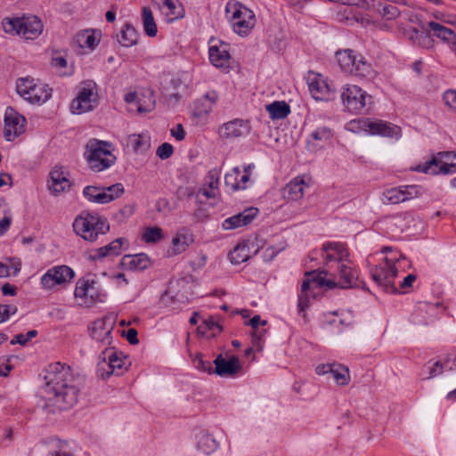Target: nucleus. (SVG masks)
I'll return each instance as SVG.
<instances>
[{"instance_id":"15","label":"nucleus","mask_w":456,"mask_h":456,"mask_svg":"<svg viewBox=\"0 0 456 456\" xmlns=\"http://www.w3.org/2000/svg\"><path fill=\"white\" fill-rule=\"evenodd\" d=\"M419 196V188L415 185L395 187L384 192L385 200L390 204H398Z\"/></svg>"},{"instance_id":"20","label":"nucleus","mask_w":456,"mask_h":456,"mask_svg":"<svg viewBox=\"0 0 456 456\" xmlns=\"http://www.w3.org/2000/svg\"><path fill=\"white\" fill-rule=\"evenodd\" d=\"M322 257L326 264L343 262L347 259L348 252L345 246L338 242H327L322 245Z\"/></svg>"},{"instance_id":"61","label":"nucleus","mask_w":456,"mask_h":456,"mask_svg":"<svg viewBox=\"0 0 456 456\" xmlns=\"http://www.w3.org/2000/svg\"><path fill=\"white\" fill-rule=\"evenodd\" d=\"M443 98L447 106L456 110V90H447Z\"/></svg>"},{"instance_id":"17","label":"nucleus","mask_w":456,"mask_h":456,"mask_svg":"<svg viewBox=\"0 0 456 456\" xmlns=\"http://www.w3.org/2000/svg\"><path fill=\"white\" fill-rule=\"evenodd\" d=\"M249 131V122L240 118L224 123L219 129L220 135L227 139L247 135Z\"/></svg>"},{"instance_id":"58","label":"nucleus","mask_w":456,"mask_h":456,"mask_svg":"<svg viewBox=\"0 0 456 456\" xmlns=\"http://www.w3.org/2000/svg\"><path fill=\"white\" fill-rule=\"evenodd\" d=\"M205 99H206V101L208 102V103L207 106H204V110H199V109L197 110V115L198 116L202 115L203 113L207 114V113H208L211 110L212 105L217 100V95H216V94L215 92L208 93L205 95Z\"/></svg>"},{"instance_id":"30","label":"nucleus","mask_w":456,"mask_h":456,"mask_svg":"<svg viewBox=\"0 0 456 456\" xmlns=\"http://www.w3.org/2000/svg\"><path fill=\"white\" fill-rule=\"evenodd\" d=\"M125 241L124 239L118 238L114 240L110 244L99 248L96 250V254L92 256L94 260H99L108 256H118L120 254L121 247L123 242Z\"/></svg>"},{"instance_id":"7","label":"nucleus","mask_w":456,"mask_h":456,"mask_svg":"<svg viewBox=\"0 0 456 456\" xmlns=\"http://www.w3.org/2000/svg\"><path fill=\"white\" fill-rule=\"evenodd\" d=\"M97 102L96 84L88 80L82 83V86L75 99L71 102L70 111L73 114H82L91 111Z\"/></svg>"},{"instance_id":"37","label":"nucleus","mask_w":456,"mask_h":456,"mask_svg":"<svg viewBox=\"0 0 456 456\" xmlns=\"http://www.w3.org/2000/svg\"><path fill=\"white\" fill-rule=\"evenodd\" d=\"M309 90L315 99H324L330 92L329 86L321 77H314L309 82Z\"/></svg>"},{"instance_id":"49","label":"nucleus","mask_w":456,"mask_h":456,"mask_svg":"<svg viewBox=\"0 0 456 456\" xmlns=\"http://www.w3.org/2000/svg\"><path fill=\"white\" fill-rule=\"evenodd\" d=\"M310 136L314 141L326 142L333 136V133L329 126H322L314 130Z\"/></svg>"},{"instance_id":"32","label":"nucleus","mask_w":456,"mask_h":456,"mask_svg":"<svg viewBox=\"0 0 456 456\" xmlns=\"http://www.w3.org/2000/svg\"><path fill=\"white\" fill-rule=\"evenodd\" d=\"M438 156L441 174H451L456 172V151L439 152Z\"/></svg>"},{"instance_id":"47","label":"nucleus","mask_w":456,"mask_h":456,"mask_svg":"<svg viewBox=\"0 0 456 456\" xmlns=\"http://www.w3.org/2000/svg\"><path fill=\"white\" fill-rule=\"evenodd\" d=\"M240 175V170L238 167H233L232 171L225 175L224 183L226 186L231 187L232 191H238L240 189V183L239 182V176Z\"/></svg>"},{"instance_id":"59","label":"nucleus","mask_w":456,"mask_h":456,"mask_svg":"<svg viewBox=\"0 0 456 456\" xmlns=\"http://www.w3.org/2000/svg\"><path fill=\"white\" fill-rule=\"evenodd\" d=\"M207 183L208 184L209 189L216 190L218 187L219 183V172L216 169H212L208 171L207 175Z\"/></svg>"},{"instance_id":"64","label":"nucleus","mask_w":456,"mask_h":456,"mask_svg":"<svg viewBox=\"0 0 456 456\" xmlns=\"http://www.w3.org/2000/svg\"><path fill=\"white\" fill-rule=\"evenodd\" d=\"M12 357L0 358V376L6 377L12 370V365L9 362Z\"/></svg>"},{"instance_id":"52","label":"nucleus","mask_w":456,"mask_h":456,"mask_svg":"<svg viewBox=\"0 0 456 456\" xmlns=\"http://www.w3.org/2000/svg\"><path fill=\"white\" fill-rule=\"evenodd\" d=\"M102 361L98 363L97 374L102 379H108L110 375L116 371L112 366L108 362L106 357L102 356Z\"/></svg>"},{"instance_id":"53","label":"nucleus","mask_w":456,"mask_h":456,"mask_svg":"<svg viewBox=\"0 0 456 456\" xmlns=\"http://www.w3.org/2000/svg\"><path fill=\"white\" fill-rule=\"evenodd\" d=\"M37 335V331L36 330L28 331L26 335L22 333L17 334L11 340V344H20V346H25L31 338H35Z\"/></svg>"},{"instance_id":"23","label":"nucleus","mask_w":456,"mask_h":456,"mask_svg":"<svg viewBox=\"0 0 456 456\" xmlns=\"http://www.w3.org/2000/svg\"><path fill=\"white\" fill-rule=\"evenodd\" d=\"M151 261L149 256L144 254H136L134 256L126 255L121 260V265L126 269L133 271H142L150 266Z\"/></svg>"},{"instance_id":"19","label":"nucleus","mask_w":456,"mask_h":456,"mask_svg":"<svg viewBox=\"0 0 456 456\" xmlns=\"http://www.w3.org/2000/svg\"><path fill=\"white\" fill-rule=\"evenodd\" d=\"M69 187L70 182L67 178L63 167H55L50 172L48 189L52 191V193L58 195L59 193L69 190Z\"/></svg>"},{"instance_id":"46","label":"nucleus","mask_w":456,"mask_h":456,"mask_svg":"<svg viewBox=\"0 0 456 456\" xmlns=\"http://www.w3.org/2000/svg\"><path fill=\"white\" fill-rule=\"evenodd\" d=\"M244 8L240 3H227L225 11L227 14H231L229 19L232 25L244 15Z\"/></svg>"},{"instance_id":"4","label":"nucleus","mask_w":456,"mask_h":456,"mask_svg":"<svg viewBox=\"0 0 456 456\" xmlns=\"http://www.w3.org/2000/svg\"><path fill=\"white\" fill-rule=\"evenodd\" d=\"M346 128L353 133L361 131L370 134H377L391 138H398L401 135V127L383 120H371L370 118H358L351 120Z\"/></svg>"},{"instance_id":"43","label":"nucleus","mask_w":456,"mask_h":456,"mask_svg":"<svg viewBox=\"0 0 456 456\" xmlns=\"http://www.w3.org/2000/svg\"><path fill=\"white\" fill-rule=\"evenodd\" d=\"M375 6L379 13L387 20H394L400 15L399 9L395 5L379 2Z\"/></svg>"},{"instance_id":"12","label":"nucleus","mask_w":456,"mask_h":456,"mask_svg":"<svg viewBox=\"0 0 456 456\" xmlns=\"http://www.w3.org/2000/svg\"><path fill=\"white\" fill-rule=\"evenodd\" d=\"M26 119L13 108L8 107L4 114V135L6 141H12L24 131Z\"/></svg>"},{"instance_id":"63","label":"nucleus","mask_w":456,"mask_h":456,"mask_svg":"<svg viewBox=\"0 0 456 456\" xmlns=\"http://www.w3.org/2000/svg\"><path fill=\"white\" fill-rule=\"evenodd\" d=\"M313 281H314V283L317 284V287H322V286H326L330 289H333V288H336L338 287V283L332 280H329V279H326L324 277H322L320 275H317V276H314L313 277Z\"/></svg>"},{"instance_id":"1","label":"nucleus","mask_w":456,"mask_h":456,"mask_svg":"<svg viewBox=\"0 0 456 456\" xmlns=\"http://www.w3.org/2000/svg\"><path fill=\"white\" fill-rule=\"evenodd\" d=\"M44 379L42 408L47 413L66 411L77 403L80 388L69 366L61 362L50 364Z\"/></svg>"},{"instance_id":"34","label":"nucleus","mask_w":456,"mask_h":456,"mask_svg":"<svg viewBox=\"0 0 456 456\" xmlns=\"http://www.w3.org/2000/svg\"><path fill=\"white\" fill-rule=\"evenodd\" d=\"M428 28L434 31V35L440 38L441 40L452 43L456 40L455 33L452 29L444 27V25L437 23L436 21H429L428 23Z\"/></svg>"},{"instance_id":"9","label":"nucleus","mask_w":456,"mask_h":456,"mask_svg":"<svg viewBox=\"0 0 456 456\" xmlns=\"http://www.w3.org/2000/svg\"><path fill=\"white\" fill-rule=\"evenodd\" d=\"M341 99L346 108L352 113H361L371 99L365 91L354 85L343 87Z\"/></svg>"},{"instance_id":"8","label":"nucleus","mask_w":456,"mask_h":456,"mask_svg":"<svg viewBox=\"0 0 456 456\" xmlns=\"http://www.w3.org/2000/svg\"><path fill=\"white\" fill-rule=\"evenodd\" d=\"M75 272L68 265L53 266L41 277L40 284L44 289H53L57 286H65L72 281Z\"/></svg>"},{"instance_id":"16","label":"nucleus","mask_w":456,"mask_h":456,"mask_svg":"<svg viewBox=\"0 0 456 456\" xmlns=\"http://www.w3.org/2000/svg\"><path fill=\"white\" fill-rule=\"evenodd\" d=\"M113 322L110 319H100L92 323L90 327L91 337L103 346H110L112 342Z\"/></svg>"},{"instance_id":"40","label":"nucleus","mask_w":456,"mask_h":456,"mask_svg":"<svg viewBox=\"0 0 456 456\" xmlns=\"http://www.w3.org/2000/svg\"><path fill=\"white\" fill-rule=\"evenodd\" d=\"M102 356L106 357V360L108 359V362L112 366L115 371L122 369L124 360L120 357V354L114 350V347H106L99 355V359H102Z\"/></svg>"},{"instance_id":"41","label":"nucleus","mask_w":456,"mask_h":456,"mask_svg":"<svg viewBox=\"0 0 456 456\" xmlns=\"http://www.w3.org/2000/svg\"><path fill=\"white\" fill-rule=\"evenodd\" d=\"M128 145L135 152H144L150 148V139L142 134H131L128 137Z\"/></svg>"},{"instance_id":"29","label":"nucleus","mask_w":456,"mask_h":456,"mask_svg":"<svg viewBox=\"0 0 456 456\" xmlns=\"http://www.w3.org/2000/svg\"><path fill=\"white\" fill-rule=\"evenodd\" d=\"M117 37L118 43L124 47H131L138 42L137 31L130 24H126Z\"/></svg>"},{"instance_id":"21","label":"nucleus","mask_w":456,"mask_h":456,"mask_svg":"<svg viewBox=\"0 0 456 456\" xmlns=\"http://www.w3.org/2000/svg\"><path fill=\"white\" fill-rule=\"evenodd\" d=\"M308 187L302 177H296L282 190V196L288 201H297L303 198L305 188Z\"/></svg>"},{"instance_id":"51","label":"nucleus","mask_w":456,"mask_h":456,"mask_svg":"<svg viewBox=\"0 0 456 456\" xmlns=\"http://www.w3.org/2000/svg\"><path fill=\"white\" fill-rule=\"evenodd\" d=\"M193 364L195 368L203 372H207L208 374H214L215 368L212 367V364L209 361H205L203 359V355L201 354H198L193 360Z\"/></svg>"},{"instance_id":"27","label":"nucleus","mask_w":456,"mask_h":456,"mask_svg":"<svg viewBox=\"0 0 456 456\" xmlns=\"http://www.w3.org/2000/svg\"><path fill=\"white\" fill-rule=\"evenodd\" d=\"M336 57L340 68L347 73H351L354 70V64L358 59L354 52L350 49L338 51Z\"/></svg>"},{"instance_id":"11","label":"nucleus","mask_w":456,"mask_h":456,"mask_svg":"<svg viewBox=\"0 0 456 456\" xmlns=\"http://www.w3.org/2000/svg\"><path fill=\"white\" fill-rule=\"evenodd\" d=\"M397 272L396 268L377 265L370 269V276L385 292L395 294L398 291L394 284V278L397 275Z\"/></svg>"},{"instance_id":"44","label":"nucleus","mask_w":456,"mask_h":456,"mask_svg":"<svg viewBox=\"0 0 456 456\" xmlns=\"http://www.w3.org/2000/svg\"><path fill=\"white\" fill-rule=\"evenodd\" d=\"M311 282H314L313 281V279L312 280L307 279V280H305L301 285V292H300V295L298 296V303H297L299 312H304L308 306V304H309L308 290L310 289Z\"/></svg>"},{"instance_id":"5","label":"nucleus","mask_w":456,"mask_h":456,"mask_svg":"<svg viewBox=\"0 0 456 456\" xmlns=\"http://www.w3.org/2000/svg\"><path fill=\"white\" fill-rule=\"evenodd\" d=\"M17 93L30 103L42 104L52 96V89L45 84L36 83L33 78L20 77L16 84Z\"/></svg>"},{"instance_id":"25","label":"nucleus","mask_w":456,"mask_h":456,"mask_svg":"<svg viewBox=\"0 0 456 456\" xmlns=\"http://www.w3.org/2000/svg\"><path fill=\"white\" fill-rule=\"evenodd\" d=\"M197 448L205 454L214 452L218 446L216 439L206 431H200L196 436Z\"/></svg>"},{"instance_id":"48","label":"nucleus","mask_w":456,"mask_h":456,"mask_svg":"<svg viewBox=\"0 0 456 456\" xmlns=\"http://www.w3.org/2000/svg\"><path fill=\"white\" fill-rule=\"evenodd\" d=\"M53 449L50 452L51 456H73L66 442L56 439L53 442Z\"/></svg>"},{"instance_id":"22","label":"nucleus","mask_w":456,"mask_h":456,"mask_svg":"<svg viewBox=\"0 0 456 456\" xmlns=\"http://www.w3.org/2000/svg\"><path fill=\"white\" fill-rule=\"evenodd\" d=\"M208 53L209 60L214 66L217 68L228 67L230 53L226 44L221 42L219 45H211Z\"/></svg>"},{"instance_id":"60","label":"nucleus","mask_w":456,"mask_h":456,"mask_svg":"<svg viewBox=\"0 0 456 456\" xmlns=\"http://www.w3.org/2000/svg\"><path fill=\"white\" fill-rule=\"evenodd\" d=\"M20 270V265L19 264L17 266H8L0 262V277H8L11 273L16 275Z\"/></svg>"},{"instance_id":"2","label":"nucleus","mask_w":456,"mask_h":456,"mask_svg":"<svg viewBox=\"0 0 456 456\" xmlns=\"http://www.w3.org/2000/svg\"><path fill=\"white\" fill-rule=\"evenodd\" d=\"M74 232L88 241H94L99 234H105L110 230L106 219L97 214L83 212L73 223Z\"/></svg>"},{"instance_id":"10","label":"nucleus","mask_w":456,"mask_h":456,"mask_svg":"<svg viewBox=\"0 0 456 456\" xmlns=\"http://www.w3.org/2000/svg\"><path fill=\"white\" fill-rule=\"evenodd\" d=\"M96 282L94 280L85 278L78 279L76 284L74 296L80 306L89 307L100 299V294L94 288Z\"/></svg>"},{"instance_id":"55","label":"nucleus","mask_w":456,"mask_h":456,"mask_svg":"<svg viewBox=\"0 0 456 456\" xmlns=\"http://www.w3.org/2000/svg\"><path fill=\"white\" fill-rule=\"evenodd\" d=\"M174 153V148L173 146L168 142H164L161 145H159L156 151V155L160 159H169Z\"/></svg>"},{"instance_id":"31","label":"nucleus","mask_w":456,"mask_h":456,"mask_svg":"<svg viewBox=\"0 0 456 456\" xmlns=\"http://www.w3.org/2000/svg\"><path fill=\"white\" fill-rule=\"evenodd\" d=\"M272 119H283L290 113L289 105L283 101H275L265 106Z\"/></svg>"},{"instance_id":"62","label":"nucleus","mask_w":456,"mask_h":456,"mask_svg":"<svg viewBox=\"0 0 456 456\" xmlns=\"http://www.w3.org/2000/svg\"><path fill=\"white\" fill-rule=\"evenodd\" d=\"M428 376L427 379H432L443 373L444 366L440 362H436L432 366H427Z\"/></svg>"},{"instance_id":"57","label":"nucleus","mask_w":456,"mask_h":456,"mask_svg":"<svg viewBox=\"0 0 456 456\" xmlns=\"http://www.w3.org/2000/svg\"><path fill=\"white\" fill-rule=\"evenodd\" d=\"M17 312L15 305H0V323L7 321L11 314H14Z\"/></svg>"},{"instance_id":"56","label":"nucleus","mask_w":456,"mask_h":456,"mask_svg":"<svg viewBox=\"0 0 456 456\" xmlns=\"http://www.w3.org/2000/svg\"><path fill=\"white\" fill-rule=\"evenodd\" d=\"M103 191L107 195L113 197L114 200L124 193V187L121 183H118L108 187H103Z\"/></svg>"},{"instance_id":"33","label":"nucleus","mask_w":456,"mask_h":456,"mask_svg":"<svg viewBox=\"0 0 456 456\" xmlns=\"http://www.w3.org/2000/svg\"><path fill=\"white\" fill-rule=\"evenodd\" d=\"M350 74L367 79H372L376 76V72L372 69L371 64L367 62L362 56L357 59L354 70L351 71Z\"/></svg>"},{"instance_id":"35","label":"nucleus","mask_w":456,"mask_h":456,"mask_svg":"<svg viewBox=\"0 0 456 456\" xmlns=\"http://www.w3.org/2000/svg\"><path fill=\"white\" fill-rule=\"evenodd\" d=\"M339 277L342 280L341 284L339 285L342 289H349L354 286H356V277L351 266L341 263L338 266Z\"/></svg>"},{"instance_id":"26","label":"nucleus","mask_w":456,"mask_h":456,"mask_svg":"<svg viewBox=\"0 0 456 456\" xmlns=\"http://www.w3.org/2000/svg\"><path fill=\"white\" fill-rule=\"evenodd\" d=\"M84 196L91 202L105 204L113 200V197L107 195L103 188L86 186L83 191Z\"/></svg>"},{"instance_id":"39","label":"nucleus","mask_w":456,"mask_h":456,"mask_svg":"<svg viewBox=\"0 0 456 456\" xmlns=\"http://www.w3.org/2000/svg\"><path fill=\"white\" fill-rule=\"evenodd\" d=\"M192 241L193 239L191 234L177 233L176 236L172 240L173 253L175 255L181 254L182 252L185 251V249L191 243H192Z\"/></svg>"},{"instance_id":"36","label":"nucleus","mask_w":456,"mask_h":456,"mask_svg":"<svg viewBox=\"0 0 456 456\" xmlns=\"http://www.w3.org/2000/svg\"><path fill=\"white\" fill-rule=\"evenodd\" d=\"M232 264L240 265L249 258V247L246 242L238 243L229 253Z\"/></svg>"},{"instance_id":"38","label":"nucleus","mask_w":456,"mask_h":456,"mask_svg":"<svg viewBox=\"0 0 456 456\" xmlns=\"http://www.w3.org/2000/svg\"><path fill=\"white\" fill-rule=\"evenodd\" d=\"M143 28L147 36L152 37L157 35V25L150 7H143L142 10Z\"/></svg>"},{"instance_id":"45","label":"nucleus","mask_w":456,"mask_h":456,"mask_svg":"<svg viewBox=\"0 0 456 456\" xmlns=\"http://www.w3.org/2000/svg\"><path fill=\"white\" fill-rule=\"evenodd\" d=\"M142 238L146 243H156L163 239L162 229L158 226L147 227Z\"/></svg>"},{"instance_id":"3","label":"nucleus","mask_w":456,"mask_h":456,"mask_svg":"<svg viewBox=\"0 0 456 456\" xmlns=\"http://www.w3.org/2000/svg\"><path fill=\"white\" fill-rule=\"evenodd\" d=\"M109 146L107 142L94 138L87 142L85 156L92 170L101 172L115 163L116 158L108 149Z\"/></svg>"},{"instance_id":"6","label":"nucleus","mask_w":456,"mask_h":456,"mask_svg":"<svg viewBox=\"0 0 456 456\" xmlns=\"http://www.w3.org/2000/svg\"><path fill=\"white\" fill-rule=\"evenodd\" d=\"M5 31H15L27 39H34L43 31L42 21L37 16L9 19L4 23Z\"/></svg>"},{"instance_id":"50","label":"nucleus","mask_w":456,"mask_h":456,"mask_svg":"<svg viewBox=\"0 0 456 456\" xmlns=\"http://www.w3.org/2000/svg\"><path fill=\"white\" fill-rule=\"evenodd\" d=\"M125 101L127 103L135 102L137 105V111L140 113L150 112L153 109V102L149 104L148 106H144L141 103V100L138 99L137 94L135 92L128 93L125 95Z\"/></svg>"},{"instance_id":"14","label":"nucleus","mask_w":456,"mask_h":456,"mask_svg":"<svg viewBox=\"0 0 456 456\" xmlns=\"http://www.w3.org/2000/svg\"><path fill=\"white\" fill-rule=\"evenodd\" d=\"M315 371L318 375L330 374L339 386L347 385L350 381L349 369L340 363L333 362L319 364L316 367Z\"/></svg>"},{"instance_id":"18","label":"nucleus","mask_w":456,"mask_h":456,"mask_svg":"<svg viewBox=\"0 0 456 456\" xmlns=\"http://www.w3.org/2000/svg\"><path fill=\"white\" fill-rule=\"evenodd\" d=\"M258 209L256 208H248L244 211L226 218L223 222V228L224 230H233L250 224L253 219L257 216Z\"/></svg>"},{"instance_id":"42","label":"nucleus","mask_w":456,"mask_h":456,"mask_svg":"<svg viewBox=\"0 0 456 456\" xmlns=\"http://www.w3.org/2000/svg\"><path fill=\"white\" fill-rule=\"evenodd\" d=\"M441 161L437 157H433L430 160L422 165H418L413 170L425 174L437 175L441 174L439 163Z\"/></svg>"},{"instance_id":"28","label":"nucleus","mask_w":456,"mask_h":456,"mask_svg":"<svg viewBox=\"0 0 456 456\" xmlns=\"http://www.w3.org/2000/svg\"><path fill=\"white\" fill-rule=\"evenodd\" d=\"M244 15L233 24V29L240 35L247 34L255 25V15L252 11L244 8Z\"/></svg>"},{"instance_id":"13","label":"nucleus","mask_w":456,"mask_h":456,"mask_svg":"<svg viewBox=\"0 0 456 456\" xmlns=\"http://www.w3.org/2000/svg\"><path fill=\"white\" fill-rule=\"evenodd\" d=\"M213 363L215 364L214 374L223 378H234L242 370L240 361L235 355L225 359L222 354H219Z\"/></svg>"},{"instance_id":"54","label":"nucleus","mask_w":456,"mask_h":456,"mask_svg":"<svg viewBox=\"0 0 456 456\" xmlns=\"http://www.w3.org/2000/svg\"><path fill=\"white\" fill-rule=\"evenodd\" d=\"M173 293V296L172 297L173 298H175V300H177L178 302H181V303H187L190 301L191 299V294H188L187 291L185 290L183 293H181L180 291L178 292H174L172 291V289H168L167 290L161 297V300L163 302L166 301L167 297H168L169 294Z\"/></svg>"},{"instance_id":"24","label":"nucleus","mask_w":456,"mask_h":456,"mask_svg":"<svg viewBox=\"0 0 456 456\" xmlns=\"http://www.w3.org/2000/svg\"><path fill=\"white\" fill-rule=\"evenodd\" d=\"M99 40L95 37L93 32L84 30L76 35L72 41V46L77 47L79 50L87 49L92 51L98 45Z\"/></svg>"}]
</instances>
